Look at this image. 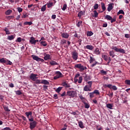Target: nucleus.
<instances>
[{
	"mask_svg": "<svg viewBox=\"0 0 130 130\" xmlns=\"http://www.w3.org/2000/svg\"><path fill=\"white\" fill-rule=\"evenodd\" d=\"M32 111H28L25 113V115L28 118L29 121H34V117L32 116Z\"/></svg>",
	"mask_w": 130,
	"mask_h": 130,
	"instance_id": "1",
	"label": "nucleus"
},
{
	"mask_svg": "<svg viewBox=\"0 0 130 130\" xmlns=\"http://www.w3.org/2000/svg\"><path fill=\"white\" fill-rule=\"evenodd\" d=\"M74 68L75 69H79L80 72H84L85 70H87V67H84L81 63L75 64Z\"/></svg>",
	"mask_w": 130,
	"mask_h": 130,
	"instance_id": "2",
	"label": "nucleus"
},
{
	"mask_svg": "<svg viewBox=\"0 0 130 130\" xmlns=\"http://www.w3.org/2000/svg\"><path fill=\"white\" fill-rule=\"evenodd\" d=\"M112 49H113V50H115L116 52H120V53H123V54L125 53V51L124 50V49H121V48H118L116 46L113 47Z\"/></svg>",
	"mask_w": 130,
	"mask_h": 130,
	"instance_id": "3",
	"label": "nucleus"
},
{
	"mask_svg": "<svg viewBox=\"0 0 130 130\" xmlns=\"http://www.w3.org/2000/svg\"><path fill=\"white\" fill-rule=\"evenodd\" d=\"M55 74L56 75L54 77V80H57V79H59V78H62L63 77L62 74L59 71H56Z\"/></svg>",
	"mask_w": 130,
	"mask_h": 130,
	"instance_id": "4",
	"label": "nucleus"
},
{
	"mask_svg": "<svg viewBox=\"0 0 130 130\" xmlns=\"http://www.w3.org/2000/svg\"><path fill=\"white\" fill-rule=\"evenodd\" d=\"M31 57H32V59L34 60H36V61H41V62H43L44 61V59L39 58V57L35 55H32Z\"/></svg>",
	"mask_w": 130,
	"mask_h": 130,
	"instance_id": "5",
	"label": "nucleus"
},
{
	"mask_svg": "<svg viewBox=\"0 0 130 130\" xmlns=\"http://www.w3.org/2000/svg\"><path fill=\"white\" fill-rule=\"evenodd\" d=\"M36 125H37V121H31L29 124V128H30V129H34V128L36 127Z\"/></svg>",
	"mask_w": 130,
	"mask_h": 130,
	"instance_id": "6",
	"label": "nucleus"
},
{
	"mask_svg": "<svg viewBox=\"0 0 130 130\" xmlns=\"http://www.w3.org/2000/svg\"><path fill=\"white\" fill-rule=\"evenodd\" d=\"M37 76H38V75L35 74L34 73H31L29 76V79H30L31 81L35 82V81H36V79H38V77H37Z\"/></svg>",
	"mask_w": 130,
	"mask_h": 130,
	"instance_id": "7",
	"label": "nucleus"
},
{
	"mask_svg": "<svg viewBox=\"0 0 130 130\" xmlns=\"http://www.w3.org/2000/svg\"><path fill=\"white\" fill-rule=\"evenodd\" d=\"M67 95L70 97H75L77 95V92L75 91H68Z\"/></svg>",
	"mask_w": 130,
	"mask_h": 130,
	"instance_id": "8",
	"label": "nucleus"
},
{
	"mask_svg": "<svg viewBox=\"0 0 130 130\" xmlns=\"http://www.w3.org/2000/svg\"><path fill=\"white\" fill-rule=\"evenodd\" d=\"M78 52L76 51H74L72 52V58H73L74 60H77L78 59Z\"/></svg>",
	"mask_w": 130,
	"mask_h": 130,
	"instance_id": "9",
	"label": "nucleus"
},
{
	"mask_svg": "<svg viewBox=\"0 0 130 130\" xmlns=\"http://www.w3.org/2000/svg\"><path fill=\"white\" fill-rule=\"evenodd\" d=\"M113 6H114V4L113 3H110L108 5L107 8L108 12H111L112 10L113 9Z\"/></svg>",
	"mask_w": 130,
	"mask_h": 130,
	"instance_id": "10",
	"label": "nucleus"
},
{
	"mask_svg": "<svg viewBox=\"0 0 130 130\" xmlns=\"http://www.w3.org/2000/svg\"><path fill=\"white\" fill-rule=\"evenodd\" d=\"M29 43H30V44H32L33 45H36L35 37H30V39L29 40Z\"/></svg>",
	"mask_w": 130,
	"mask_h": 130,
	"instance_id": "11",
	"label": "nucleus"
},
{
	"mask_svg": "<svg viewBox=\"0 0 130 130\" xmlns=\"http://www.w3.org/2000/svg\"><path fill=\"white\" fill-rule=\"evenodd\" d=\"M61 85L63 86V87H65V88H70L71 87V85L67 83V82H62Z\"/></svg>",
	"mask_w": 130,
	"mask_h": 130,
	"instance_id": "12",
	"label": "nucleus"
},
{
	"mask_svg": "<svg viewBox=\"0 0 130 130\" xmlns=\"http://www.w3.org/2000/svg\"><path fill=\"white\" fill-rule=\"evenodd\" d=\"M84 48L86 49H88L89 50H93V49H94V47H93V46L92 45H87L86 46L84 47Z\"/></svg>",
	"mask_w": 130,
	"mask_h": 130,
	"instance_id": "13",
	"label": "nucleus"
},
{
	"mask_svg": "<svg viewBox=\"0 0 130 130\" xmlns=\"http://www.w3.org/2000/svg\"><path fill=\"white\" fill-rule=\"evenodd\" d=\"M83 91H85V92H87L88 91H91V87L88 86V85L84 86Z\"/></svg>",
	"mask_w": 130,
	"mask_h": 130,
	"instance_id": "14",
	"label": "nucleus"
},
{
	"mask_svg": "<svg viewBox=\"0 0 130 130\" xmlns=\"http://www.w3.org/2000/svg\"><path fill=\"white\" fill-rule=\"evenodd\" d=\"M39 42H40L41 46H47V43L46 41H41V40H40Z\"/></svg>",
	"mask_w": 130,
	"mask_h": 130,
	"instance_id": "15",
	"label": "nucleus"
},
{
	"mask_svg": "<svg viewBox=\"0 0 130 130\" xmlns=\"http://www.w3.org/2000/svg\"><path fill=\"white\" fill-rule=\"evenodd\" d=\"M83 103L84 104L85 108H86L87 109L90 108V104L86 103V101L85 102V101H83Z\"/></svg>",
	"mask_w": 130,
	"mask_h": 130,
	"instance_id": "16",
	"label": "nucleus"
},
{
	"mask_svg": "<svg viewBox=\"0 0 130 130\" xmlns=\"http://www.w3.org/2000/svg\"><path fill=\"white\" fill-rule=\"evenodd\" d=\"M41 84H44V85H49V82L47 80H42L41 81Z\"/></svg>",
	"mask_w": 130,
	"mask_h": 130,
	"instance_id": "17",
	"label": "nucleus"
},
{
	"mask_svg": "<svg viewBox=\"0 0 130 130\" xmlns=\"http://www.w3.org/2000/svg\"><path fill=\"white\" fill-rule=\"evenodd\" d=\"M62 37L63 38H66V39H68L69 38L70 35L69 34H68L67 33H62Z\"/></svg>",
	"mask_w": 130,
	"mask_h": 130,
	"instance_id": "18",
	"label": "nucleus"
},
{
	"mask_svg": "<svg viewBox=\"0 0 130 130\" xmlns=\"http://www.w3.org/2000/svg\"><path fill=\"white\" fill-rule=\"evenodd\" d=\"M105 19L108 20V21H111V20H112V17L110 16V15H106Z\"/></svg>",
	"mask_w": 130,
	"mask_h": 130,
	"instance_id": "19",
	"label": "nucleus"
},
{
	"mask_svg": "<svg viewBox=\"0 0 130 130\" xmlns=\"http://www.w3.org/2000/svg\"><path fill=\"white\" fill-rule=\"evenodd\" d=\"M84 15H85V13H84V12L81 11L78 13V17H79V18L81 19V17H82V16H84Z\"/></svg>",
	"mask_w": 130,
	"mask_h": 130,
	"instance_id": "20",
	"label": "nucleus"
},
{
	"mask_svg": "<svg viewBox=\"0 0 130 130\" xmlns=\"http://www.w3.org/2000/svg\"><path fill=\"white\" fill-rule=\"evenodd\" d=\"M12 12L13 11H12V10L9 9L5 12V15L9 16V15H11V14H12Z\"/></svg>",
	"mask_w": 130,
	"mask_h": 130,
	"instance_id": "21",
	"label": "nucleus"
},
{
	"mask_svg": "<svg viewBox=\"0 0 130 130\" xmlns=\"http://www.w3.org/2000/svg\"><path fill=\"white\" fill-rule=\"evenodd\" d=\"M90 80H91V77H90V76H88V75L85 76L84 81H86V82H87V81H90Z\"/></svg>",
	"mask_w": 130,
	"mask_h": 130,
	"instance_id": "22",
	"label": "nucleus"
},
{
	"mask_svg": "<svg viewBox=\"0 0 130 130\" xmlns=\"http://www.w3.org/2000/svg\"><path fill=\"white\" fill-rule=\"evenodd\" d=\"M101 6H102V9L103 11V12H104V11H106V7H105V4L104 3H102L101 4Z\"/></svg>",
	"mask_w": 130,
	"mask_h": 130,
	"instance_id": "23",
	"label": "nucleus"
},
{
	"mask_svg": "<svg viewBox=\"0 0 130 130\" xmlns=\"http://www.w3.org/2000/svg\"><path fill=\"white\" fill-rule=\"evenodd\" d=\"M102 57H103V58H104V60H105L106 61H107V60H108V56L106 55L103 54L102 55Z\"/></svg>",
	"mask_w": 130,
	"mask_h": 130,
	"instance_id": "24",
	"label": "nucleus"
},
{
	"mask_svg": "<svg viewBox=\"0 0 130 130\" xmlns=\"http://www.w3.org/2000/svg\"><path fill=\"white\" fill-rule=\"evenodd\" d=\"M0 62L1 63H7V60L4 59V58H0Z\"/></svg>",
	"mask_w": 130,
	"mask_h": 130,
	"instance_id": "25",
	"label": "nucleus"
},
{
	"mask_svg": "<svg viewBox=\"0 0 130 130\" xmlns=\"http://www.w3.org/2000/svg\"><path fill=\"white\" fill-rule=\"evenodd\" d=\"M94 53H95V54H96L97 55L100 54V51L99 50V48H96L95 50L94 51Z\"/></svg>",
	"mask_w": 130,
	"mask_h": 130,
	"instance_id": "26",
	"label": "nucleus"
},
{
	"mask_svg": "<svg viewBox=\"0 0 130 130\" xmlns=\"http://www.w3.org/2000/svg\"><path fill=\"white\" fill-rule=\"evenodd\" d=\"M15 39V37L13 35H11V36H9L7 37V39L8 40H13V39Z\"/></svg>",
	"mask_w": 130,
	"mask_h": 130,
	"instance_id": "27",
	"label": "nucleus"
},
{
	"mask_svg": "<svg viewBox=\"0 0 130 130\" xmlns=\"http://www.w3.org/2000/svg\"><path fill=\"white\" fill-rule=\"evenodd\" d=\"M107 108H109V109H112V107H113V104H107Z\"/></svg>",
	"mask_w": 130,
	"mask_h": 130,
	"instance_id": "28",
	"label": "nucleus"
},
{
	"mask_svg": "<svg viewBox=\"0 0 130 130\" xmlns=\"http://www.w3.org/2000/svg\"><path fill=\"white\" fill-rule=\"evenodd\" d=\"M110 89H112L113 90H114V91H116V90H117V87H116V86L112 85L111 84Z\"/></svg>",
	"mask_w": 130,
	"mask_h": 130,
	"instance_id": "29",
	"label": "nucleus"
},
{
	"mask_svg": "<svg viewBox=\"0 0 130 130\" xmlns=\"http://www.w3.org/2000/svg\"><path fill=\"white\" fill-rule=\"evenodd\" d=\"M32 24V21H26L24 23V25H28L29 26H31Z\"/></svg>",
	"mask_w": 130,
	"mask_h": 130,
	"instance_id": "30",
	"label": "nucleus"
},
{
	"mask_svg": "<svg viewBox=\"0 0 130 130\" xmlns=\"http://www.w3.org/2000/svg\"><path fill=\"white\" fill-rule=\"evenodd\" d=\"M44 58L45 60H48V59H50V55L47 54L46 56H45Z\"/></svg>",
	"mask_w": 130,
	"mask_h": 130,
	"instance_id": "31",
	"label": "nucleus"
},
{
	"mask_svg": "<svg viewBox=\"0 0 130 130\" xmlns=\"http://www.w3.org/2000/svg\"><path fill=\"white\" fill-rule=\"evenodd\" d=\"M95 61V58L92 56H90L89 62L90 63H93V62Z\"/></svg>",
	"mask_w": 130,
	"mask_h": 130,
	"instance_id": "32",
	"label": "nucleus"
},
{
	"mask_svg": "<svg viewBox=\"0 0 130 130\" xmlns=\"http://www.w3.org/2000/svg\"><path fill=\"white\" fill-rule=\"evenodd\" d=\"M109 55L110 56H112V57H114V56H115V55H114V52H113V51H110L109 52Z\"/></svg>",
	"mask_w": 130,
	"mask_h": 130,
	"instance_id": "33",
	"label": "nucleus"
},
{
	"mask_svg": "<svg viewBox=\"0 0 130 130\" xmlns=\"http://www.w3.org/2000/svg\"><path fill=\"white\" fill-rule=\"evenodd\" d=\"M51 66H57V64H58V63H57V62H56L55 61H52L50 62Z\"/></svg>",
	"mask_w": 130,
	"mask_h": 130,
	"instance_id": "34",
	"label": "nucleus"
},
{
	"mask_svg": "<svg viewBox=\"0 0 130 130\" xmlns=\"http://www.w3.org/2000/svg\"><path fill=\"white\" fill-rule=\"evenodd\" d=\"M62 89V87H58L56 90L55 91L57 93H59V92H60L61 91V89Z\"/></svg>",
	"mask_w": 130,
	"mask_h": 130,
	"instance_id": "35",
	"label": "nucleus"
},
{
	"mask_svg": "<svg viewBox=\"0 0 130 130\" xmlns=\"http://www.w3.org/2000/svg\"><path fill=\"white\" fill-rule=\"evenodd\" d=\"M78 124L81 128H84V125H83V122H82L81 121H79L78 122Z\"/></svg>",
	"mask_w": 130,
	"mask_h": 130,
	"instance_id": "36",
	"label": "nucleus"
},
{
	"mask_svg": "<svg viewBox=\"0 0 130 130\" xmlns=\"http://www.w3.org/2000/svg\"><path fill=\"white\" fill-rule=\"evenodd\" d=\"M96 64H100V63L99 62L95 61L94 63L91 64V68H94V67H95V66H96Z\"/></svg>",
	"mask_w": 130,
	"mask_h": 130,
	"instance_id": "37",
	"label": "nucleus"
},
{
	"mask_svg": "<svg viewBox=\"0 0 130 130\" xmlns=\"http://www.w3.org/2000/svg\"><path fill=\"white\" fill-rule=\"evenodd\" d=\"M41 11L42 12H45V11H46V5L43 6L41 8Z\"/></svg>",
	"mask_w": 130,
	"mask_h": 130,
	"instance_id": "38",
	"label": "nucleus"
},
{
	"mask_svg": "<svg viewBox=\"0 0 130 130\" xmlns=\"http://www.w3.org/2000/svg\"><path fill=\"white\" fill-rule=\"evenodd\" d=\"M53 6V3L52 2L49 3L48 4H47V8H48V9H49L50 8H51V7H52Z\"/></svg>",
	"mask_w": 130,
	"mask_h": 130,
	"instance_id": "39",
	"label": "nucleus"
},
{
	"mask_svg": "<svg viewBox=\"0 0 130 130\" xmlns=\"http://www.w3.org/2000/svg\"><path fill=\"white\" fill-rule=\"evenodd\" d=\"M93 34H94V33H93V32L92 31H87L86 35L87 36H92V35H93Z\"/></svg>",
	"mask_w": 130,
	"mask_h": 130,
	"instance_id": "40",
	"label": "nucleus"
},
{
	"mask_svg": "<svg viewBox=\"0 0 130 130\" xmlns=\"http://www.w3.org/2000/svg\"><path fill=\"white\" fill-rule=\"evenodd\" d=\"M67 8H68V5H67V4H64L62 8V11H66V10H67Z\"/></svg>",
	"mask_w": 130,
	"mask_h": 130,
	"instance_id": "41",
	"label": "nucleus"
},
{
	"mask_svg": "<svg viewBox=\"0 0 130 130\" xmlns=\"http://www.w3.org/2000/svg\"><path fill=\"white\" fill-rule=\"evenodd\" d=\"M120 14H122V15H124V12L122 10H120L119 11V12H117V15H120Z\"/></svg>",
	"mask_w": 130,
	"mask_h": 130,
	"instance_id": "42",
	"label": "nucleus"
},
{
	"mask_svg": "<svg viewBox=\"0 0 130 130\" xmlns=\"http://www.w3.org/2000/svg\"><path fill=\"white\" fill-rule=\"evenodd\" d=\"M7 62L6 63H5L6 64H9V66H12L13 62H12V61H11L10 60H6Z\"/></svg>",
	"mask_w": 130,
	"mask_h": 130,
	"instance_id": "43",
	"label": "nucleus"
},
{
	"mask_svg": "<svg viewBox=\"0 0 130 130\" xmlns=\"http://www.w3.org/2000/svg\"><path fill=\"white\" fill-rule=\"evenodd\" d=\"M4 110H5V111H11V110H10V109H9V107L7 106H4Z\"/></svg>",
	"mask_w": 130,
	"mask_h": 130,
	"instance_id": "44",
	"label": "nucleus"
},
{
	"mask_svg": "<svg viewBox=\"0 0 130 130\" xmlns=\"http://www.w3.org/2000/svg\"><path fill=\"white\" fill-rule=\"evenodd\" d=\"M82 81H83V77L80 76L79 77L78 84H81L82 83Z\"/></svg>",
	"mask_w": 130,
	"mask_h": 130,
	"instance_id": "45",
	"label": "nucleus"
},
{
	"mask_svg": "<svg viewBox=\"0 0 130 130\" xmlns=\"http://www.w3.org/2000/svg\"><path fill=\"white\" fill-rule=\"evenodd\" d=\"M107 95L108 96H109L110 98H112L113 97V92H110V91L109 92V94H108Z\"/></svg>",
	"mask_w": 130,
	"mask_h": 130,
	"instance_id": "46",
	"label": "nucleus"
},
{
	"mask_svg": "<svg viewBox=\"0 0 130 130\" xmlns=\"http://www.w3.org/2000/svg\"><path fill=\"white\" fill-rule=\"evenodd\" d=\"M4 31H6V33L7 35H9V34H10L11 32H10V30H9V29H8L7 28H5V29H4Z\"/></svg>",
	"mask_w": 130,
	"mask_h": 130,
	"instance_id": "47",
	"label": "nucleus"
},
{
	"mask_svg": "<svg viewBox=\"0 0 130 130\" xmlns=\"http://www.w3.org/2000/svg\"><path fill=\"white\" fill-rule=\"evenodd\" d=\"M94 15L95 18H97L98 17V12H97V11L94 10L93 11Z\"/></svg>",
	"mask_w": 130,
	"mask_h": 130,
	"instance_id": "48",
	"label": "nucleus"
},
{
	"mask_svg": "<svg viewBox=\"0 0 130 130\" xmlns=\"http://www.w3.org/2000/svg\"><path fill=\"white\" fill-rule=\"evenodd\" d=\"M79 98L81 99V100L82 101V102L83 101H86V99H85V98L83 97V95H79Z\"/></svg>",
	"mask_w": 130,
	"mask_h": 130,
	"instance_id": "49",
	"label": "nucleus"
},
{
	"mask_svg": "<svg viewBox=\"0 0 130 130\" xmlns=\"http://www.w3.org/2000/svg\"><path fill=\"white\" fill-rule=\"evenodd\" d=\"M16 95H22V91L21 90H17L15 91Z\"/></svg>",
	"mask_w": 130,
	"mask_h": 130,
	"instance_id": "50",
	"label": "nucleus"
},
{
	"mask_svg": "<svg viewBox=\"0 0 130 130\" xmlns=\"http://www.w3.org/2000/svg\"><path fill=\"white\" fill-rule=\"evenodd\" d=\"M77 113H79V112L78 110H76L75 112H73L72 113H71V114H72L73 115H78Z\"/></svg>",
	"mask_w": 130,
	"mask_h": 130,
	"instance_id": "51",
	"label": "nucleus"
},
{
	"mask_svg": "<svg viewBox=\"0 0 130 130\" xmlns=\"http://www.w3.org/2000/svg\"><path fill=\"white\" fill-rule=\"evenodd\" d=\"M35 81V84H41V81L39 79H37Z\"/></svg>",
	"mask_w": 130,
	"mask_h": 130,
	"instance_id": "52",
	"label": "nucleus"
},
{
	"mask_svg": "<svg viewBox=\"0 0 130 130\" xmlns=\"http://www.w3.org/2000/svg\"><path fill=\"white\" fill-rule=\"evenodd\" d=\"M92 83H93V82H92V81H88V82H87V83H88V87H90V88H92Z\"/></svg>",
	"mask_w": 130,
	"mask_h": 130,
	"instance_id": "53",
	"label": "nucleus"
},
{
	"mask_svg": "<svg viewBox=\"0 0 130 130\" xmlns=\"http://www.w3.org/2000/svg\"><path fill=\"white\" fill-rule=\"evenodd\" d=\"M92 92H93V94H98V95H99V94H100V92L98 90H94Z\"/></svg>",
	"mask_w": 130,
	"mask_h": 130,
	"instance_id": "54",
	"label": "nucleus"
},
{
	"mask_svg": "<svg viewBox=\"0 0 130 130\" xmlns=\"http://www.w3.org/2000/svg\"><path fill=\"white\" fill-rule=\"evenodd\" d=\"M94 10H97L98 9V8H99V5L98 4H95L93 7Z\"/></svg>",
	"mask_w": 130,
	"mask_h": 130,
	"instance_id": "55",
	"label": "nucleus"
},
{
	"mask_svg": "<svg viewBox=\"0 0 130 130\" xmlns=\"http://www.w3.org/2000/svg\"><path fill=\"white\" fill-rule=\"evenodd\" d=\"M17 11H18V12H19V13H22V12H23V9H22L20 7H18Z\"/></svg>",
	"mask_w": 130,
	"mask_h": 130,
	"instance_id": "56",
	"label": "nucleus"
},
{
	"mask_svg": "<svg viewBox=\"0 0 130 130\" xmlns=\"http://www.w3.org/2000/svg\"><path fill=\"white\" fill-rule=\"evenodd\" d=\"M89 97H90V98H94V93H93V92H90V93H89Z\"/></svg>",
	"mask_w": 130,
	"mask_h": 130,
	"instance_id": "57",
	"label": "nucleus"
},
{
	"mask_svg": "<svg viewBox=\"0 0 130 130\" xmlns=\"http://www.w3.org/2000/svg\"><path fill=\"white\" fill-rule=\"evenodd\" d=\"M6 18L8 20H11L12 19H14V16H7Z\"/></svg>",
	"mask_w": 130,
	"mask_h": 130,
	"instance_id": "58",
	"label": "nucleus"
},
{
	"mask_svg": "<svg viewBox=\"0 0 130 130\" xmlns=\"http://www.w3.org/2000/svg\"><path fill=\"white\" fill-rule=\"evenodd\" d=\"M100 72L101 74H103V75H106V74H107V72L103 70H101Z\"/></svg>",
	"mask_w": 130,
	"mask_h": 130,
	"instance_id": "59",
	"label": "nucleus"
},
{
	"mask_svg": "<svg viewBox=\"0 0 130 130\" xmlns=\"http://www.w3.org/2000/svg\"><path fill=\"white\" fill-rule=\"evenodd\" d=\"M104 87L105 88L108 87V88H109L110 89V87H111V84H108V85L107 84H105L104 85Z\"/></svg>",
	"mask_w": 130,
	"mask_h": 130,
	"instance_id": "60",
	"label": "nucleus"
},
{
	"mask_svg": "<svg viewBox=\"0 0 130 130\" xmlns=\"http://www.w3.org/2000/svg\"><path fill=\"white\" fill-rule=\"evenodd\" d=\"M83 23V21H79L77 23V27H81V25Z\"/></svg>",
	"mask_w": 130,
	"mask_h": 130,
	"instance_id": "61",
	"label": "nucleus"
},
{
	"mask_svg": "<svg viewBox=\"0 0 130 130\" xmlns=\"http://www.w3.org/2000/svg\"><path fill=\"white\" fill-rule=\"evenodd\" d=\"M125 84L126 85H130V80H126L125 81Z\"/></svg>",
	"mask_w": 130,
	"mask_h": 130,
	"instance_id": "62",
	"label": "nucleus"
},
{
	"mask_svg": "<svg viewBox=\"0 0 130 130\" xmlns=\"http://www.w3.org/2000/svg\"><path fill=\"white\" fill-rule=\"evenodd\" d=\"M114 22H116V18H112V19L111 20V22L114 23Z\"/></svg>",
	"mask_w": 130,
	"mask_h": 130,
	"instance_id": "63",
	"label": "nucleus"
},
{
	"mask_svg": "<svg viewBox=\"0 0 130 130\" xmlns=\"http://www.w3.org/2000/svg\"><path fill=\"white\" fill-rule=\"evenodd\" d=\"M21 118H22L24 121H27V118H26V117L24 116H21Z\"/></svg>",
	"mask_w": 130,
	"mask_h": 130,
	"instance_id": "64",
	"label": "nucleus"
}]
</instances>
